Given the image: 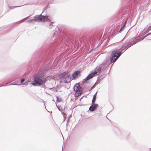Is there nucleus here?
<instances>
[{
	"instance_id": "nucleus-3",
	"label": "nucleus",
	"mask_w": 151,
	"mask_h": 151,
	"mask_svg": "<svg viewBox=\"0 0 151 151\" xmlns=\"http://www.w3.org/2000/svg\"><path fill=\"white\" fill-rule=\"evenodd\" d=\"M34 20L35 21L39 22L48 21L49 20L47 16H42L41 14L35 16L34 17Z\"/></svg>"
},
{
	"instance_id": "nucleus-2",
	"label": "nucleus",
	"mask_w": 151,
	"mask_h": 151,
	"mask_svg": "<svg viewBox=\"0 0 151 151\" xmlns=\"http://www.w3.org/2000/svg\"><path fill=\"white\" fill-rule=\"evenodd\" d=\"M102 66L101 65L97 67L95 71L91 73L87 77L86 81H87L89 79L93 78V77L96 76L99 74L101 72Z\"/></svg>"
},
{
	"instance_id": "nucleus-1",
	"label": "nucleus",
	"mask_w": 151,
	"mask_h": 151,
	"mask_svg": "<svg viewBox=\"0 0 151 151\" xmlns=\"http://www.w3.org/2000/svg\"><path fill=\"white\" fill-rule=\"evenodd\" d=\"M60 82L64 83H68L72 80L71 78L70 74L66 72L60 73L59 75Z\"/></svg>"
},
{
	"instance_id": "nucleus-4",
	"label": "nucleus",
	"mask_w": 151,
	"mask_h": 151,
	"mask_svg": "<svg viewBox=\"0 0 151 151\" xmlns=\"http://www.w3.org/2000/svg\"><path fill=\"white\" fill-rule=\"evenodd\" d=\"M45 82V80L44 79H41L39 77H35L34 81L32 82V84L33 85L38 84L41 85L44 84Z\"/></svg>"
},
{
	"instance_id": "nucleus-11",
	"label": "nucleus",
	"mask_w": 151,
	"mask_h": 151,
	"mask_svg": "<svg viewBox=\"0 0 151 151\" xmlns=\"http://www.w3.org/2000/svg\"><path fill=\"white\" fill-rule=\"evenodd\" d=\"M97 93V92H96V93L93 96V99L92 101V103H93L95 101V100L96 99V96Z\"/></svg>"
},
{
	"instance_id": "nucleus-12",
	"label": "nucleus",
	"mask_w": 151,
	"mask_h": 151,
	"mask_svg": "<svg viewBox=\"0 0 151 151\" xmlns=\"http://www.w3.org/2000/svg\"><path fill=\"white\" fill-rule=\"evenodd\" d=\"M33 21H35L34 20V19H29V20H28L27 22H31Z\"/></svg>"
},
{
	"instance_id": "nucleus-14",
	"label": "nucleus",
	"mask_w": 151,
	"mask_h": 151,
	"mask_svg": "<svg viewBox=\"0 0 151 151\" xmlns=\"http://www.w3.org/2000/svg\"><path fill=\"white\" fill-rule=\"evenodd\" d=\"M151 34V33H149V34H148V35H149V34Z\"/></svg>"
},
{
	"instance_id": "nucleus-10",
	"label": "nucleus",
	"mask_w": 151,
	"mask_h": 151,
	"mask_svg": "<svg viewBox=\"0 0 151 151\" xmlns=\"http://www.w3.org/2000/svg\"><path fill=\"white\" fill-rule=\"evenodd\" d=\"M145 37H143L142 35H139L136 37L139 42H140L144 39Z\"/></svg>"
},
{
	"instance_id": "nucleus-6",
	"label": "nucleus",
	"mask_w": 151,
	"mask_h": 151,
	"mask_svg": "<svg viewBox=\"0 0 151 151\" xmlns=\"http://www.w3.org/2000/svg\"><path fill=\"white\" fill-rule=\"evenodd\" d=\"M121 52L119 53L116 52L115 51H114L112 53V56L111 60V62L113 63L121 55Z\"/></svg>"
},
{
	"instance_id": "nucleus-13",
	"label": "nucleus",
	"mask_w": 151,
	"mask_h": 151,
	"mask_svg": "<svg viewBox=\"0 0 151 151\" xmlns=\"http://www.w3.org/2000/svg\"><path fill=\"white\" fill-rule=\"evenodd\" d=\"M24 81H25V80L24 79H22L21 81V83H23Z\"/></svg>"
},
{
	"instance_id": "nucleus-9",
	"label": "nucleus",
	"mask_w": 151,
	"mask_h": 151,
	"mask_svg": "<svg viewBox=\"0 0 151 151\" xmlns=\"http://www.w3.org/2000/svg\"><path fill=\"white\" fill-rule=\"evenodd\" d=\"M80 72L79 71L75 72L72 75V77L73 78L76 79L78 75L80 74Z\"/></svg>"
},
{
	"instance_id": "nucleus-8",
	"label": "nucleus",
	"mask_w": 151,
	"mask_h": 151,
	"mask_svg": "<svg viewBox=\"0 0 151 151\" xmlns=\"http://www.w3.org/2000/svg\"><path fill=\"white\" fill-rule=\"evenodd\" d=\"M97 106V104H93L89 107V110L91 111H94L96 109Z\"/></svg>"
},
{
	"instance_id": "nucleus-5",
	"label": "nucleus",
	"mask_w": 151,
	"mask_h": 151,
	"mask_svg": "<svg viewBox=\"0 0 151 151\" xmlns=\"http://www.w3.org/2000/svg\"><path fill=\"white\" fill-rule=\"evenodd\" d=\"M74 90L75 92V97H78L81 94L82 90L79 83H77L75 85L74 87Z\"/></svg>"
},
{
	"instance_id": "nucleus-7",
	"label": "nucleus",
	"mask_w": 151,
	"mask_h": 151,
	"mask_svg": "<svg viewBox=\"0 0 151 151\" xmlns=\"http://www.w3.org/2000/svg\"><path fill=\"white\" fill-rule=\"evenodd\" d=\"M138 42H139V41L136 38H135L128 45V47H130L131 46L137 43Z\"/></svg>"
}]
</instances>
